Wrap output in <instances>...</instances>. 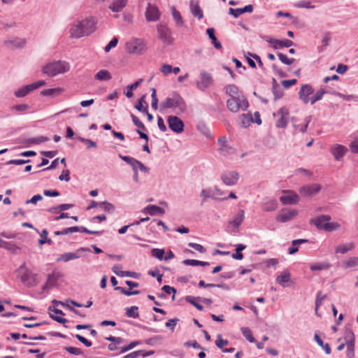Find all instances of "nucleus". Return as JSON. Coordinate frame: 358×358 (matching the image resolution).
I'll return each mask as SVG.
<instances>
[{
	"label": "nucleus",
	"instance_id": "79ce46f5",
	"mask_svg": "<svg viewBox=\"0 0 358 358\" xmlns=\"http://www.w3.org/2000/svg\"><path fill=\"white\" fill-rule=\"evenodd\" d=\"M328 93V91L321 88L316 92V93L310 98V102L313 105L315 102L321 100L324 94Z\"/></svg>",
	"mask_w": 358,
	"mask_h": 358
},
{
	"label": "nucleus",
	"instance_id": "4468645a",
	"mask_svg": "<svg viewBox=\"0 0 358 358\" xmlns=\"http://www.w3.org/2000/svg\"><path fill=\"white\" fill-rule=\"evenodd\" d=\"M62 277V274L60 272H57L55 271H53L48 275L47 282L43 286L42 289L45 291L55 287L57 285L58 280Z\"/></svg>",
	"mask_w": 358,
	"mask_h": 358
},
{
	"label": "nucleus",
	"instance_id": "6e6552de",
	"mask_svg": "<svg viewBox=\"0 0 358 358\" xmlns=\"http://www.w3.org/2000/svg\"><path fill=\"white\" fill-rule=\"evenodd\" d=\"M273 115H278L280 118L277 120L275 126L277 128H285L287 126L289 118V110L285 107L280 108L277 113H274Z\"/></svg>",
	"mask_w": 358,
	"mask_h": 358
},
{
	"label": "nucleus",
	"instance_id": "4d7b16f0",
	"mask_svg": "<svg viewBox=\"0 0 358 358\" xmlns=\"http://www.w3.org/2000/svg\"><path fill=\"white\" fill-rule=\"evenodd\" d=\"M277 56L278 57L279 59L281 61L282 63L287 64V65H291L294 63V59L293 58H288L287 55L278 52Z\"/></svg>",
	"mask_w": 358,
	"mask_h": 358
},
{
	"label": "nucleus",
	"instance_id": "bf43d9fd",
	"mask_svg": "<svg viewBox=\"0 0 358 358\" xmlns=\"http://www.w3.org/2000/svg\"><path fill=\"white\" fill-rule=\"evenodd\" d=\"M278 207V203L275 201H271L265 203L264 210L266 212H271L275 210Z\"/></svg>",
	"mask_w": 358,
	"mask_h": 358
},
{
	"label": "nucleus",
	"instance_id": "412c9836",
	"mask_svg": "<svg viewBox=\"0 0 358 358\" xmlns=\"http://www.w3.org/2000/svg\"><path fill=\"white\" fill-rule=\"evenodd\" d=\"M36 274H34L28 268H25L24 273L21 276L22 282L28 287H32L36 285Z\"/></svg>",
	"mask_w": 358,
	"mask_h": 358
},
{
	"label": "nucleus",
	"instance_id": "473e14b6",
	"mask_svg": "<svg viewBox=\"0 0 358 358\" xmlns=\"http://www.w3.org/2000/svg\"><path fill=\"white\" fill-rule=\"evenodd\" d=\"M272 92L274 95L275 101L281 99L283 96L282 90L274 78L273 79Z\"/></svg>",
	"mask_w": 358,
	"mask_h": 358
},
{
	"label": "nucleus",
	"instance_id": "4be33fe9",
	"mask_svg": "<svg viewBox=\"0 0 358 358\" xmlns=\"http://www.w3.org/2000/svg\"><path fill=\"white\" fill-rule=\"evenodd\" d=\"M253 11V6L251 4L247 5L243 8H230L229 13L233 15L234 17H238L239 15L245 13H252Z\"/></svg>",
	"mask_w": 358,
	"mask_h": 358
},
{
	"label": "nucleus",
	"instance_id": "f03ea898",
	"mask_svg": "<svg viewBox=\"0 0 358 358\" xmlns=\"http://www.w3.org/2000/svg\"><path fill=\"white\" fill-rule=\"evenodd\" d=\"M161 110L173 108L177 115L183 113L187 106L183 98L177 92H173L171 96L166 97L160 104Z\"/></svg>",
	"mask_w": 358,
	"mask_h": 358
},
{
	"label": "nucleus",
	"instance_id": "b1692460",
	"mask_svg": "<svg viewBox=\"0 0 358 358\" xmlns=\"http://www.w3.org/2000/svg\"><path fill=\"white\" fill-rule=\"evenodd\" d=\"M245 218V212L243 210H239L232 220L229 221V225L238 229Z\"/></svg>",
	"mask_w": 358,
	"mask_h": 358
},
{
	"label": "nucleus",
	"instance_id": "69168bd1",
	"mask_svg": "<svg viewBox=\"0 0 358 358\" xmlns=\"http://www.w3.org/2000/svg\"><path fill=\"white\" fill-rule=\"evenodd\" d=\"M151 91H152V94H151V97H152L151 106H152V108L154 110H157V106H158V99H157V95H156V90L155 88H152Z\"/></svg>",
	"mask_w": 358,
	"mask_h": 358
},
{
	"label": "nucleus",
	"instance_id": "338daca9",
	"mask_svg": "<svg viewBox=\"0 0 358 358\" xmlns=\"http://www.w3.org/2000/svg\"><path fill=\"white\" fill-rule=\"evenodd\" d=\"M78 140L87 145V148H96V143L91 139L78 137Z\"/></svg>",
	"mask_w": 358,
	"mask_h": 358
},
{
	"label": "nucleus",
	"instance_id": "20e7f679",
	"mask_svg": "<svg viewBox=\"0 0 358 358\" xmlns=\"http://www.w3.org/2000/svg\"><path fill=\"white\" fill-rule=\"evenodd\" d=\"M125 49L129 54L143 55L147 50V43L143 38H132L126 43Z\"/></svg>",
	"mask_w": 358,
	"mask_h": 358
},
{
	"label": "nucleus",
	"instance_id": "e2e57ef3",
	"mask_svg": "<svg viewBox=\"0 0 358 358\" xmlns=\"http://www.w3.org/2000/svg\"><path fill=\"white\" fill-rule=\"evenodd\" d=\"M184 346L187 348L192 347L196 349H201L204 350L205 348L201 347L196 341L192 340V341H188L184 343Z\"/></svg>",
	"mask_w": 358,
	"mask_h": 358
},
{
	"label": "nucleus",
	"instance_id": "09e8293b",
	"mask_svg": "<svg viewBox=\"0 0 358 358\" xmlns=\"http://www.w3.org/2000/svg\"><path fill=\"white\" fill-rule=\"evenodd\" d=\"M185 300L187 302L194 306L197 310L200 311H202L203 310V306L196 302V300H197L196 297L192 296H187L185 297Z\"/></svg>",
	"mask_w": 358,
	"mask_h": 358
},
{
	"label": "nucleus",
	"instance_id": "dca6fc26",
	"mask_svg": "<svg viewBox=\"0 0 358 358\" xmlns=\"http://www.w3.org/2000/svg\"><path fill=\"white\" fill-rule=\"evenodd\" d=\"M200 76H201V80L200 83H197V87L200 90H204L213 83V78H212L210 73H209L205 71H202L200 73Z\"/></svg>",
	"mask_w": 358,
	"mask_h": 358
},
{
	"label": "nucleus",
	"instance_id": "c85d7f7f",
	"mask_svg": "<svg viewBox=\"0 0 358 358\" xmlns=\"http://www.w3.org/2000/svg\"><path fill=\"white\" fill-rule=\"evenodd\" d=\"M206 34H208L209 38L212 41V44L214 45L215 48L220 50L222 48L221 43L217 40V38L215 35V29L213 28H208L206 29Z\"/></svg>",
	"mask_w": 358,
	"mask_h": 358
},
{
	"label": "nucleus",
	"instance_id": "864d4df0",
	"mask_svg": "<svg viewBox=\"0 0 358 358\" xmlns=\"http://www.w3.org/2000/svg\"><path fill=\"white\" fill-rule=\"evenodd\" d=\"M225 91L231 97L235 96L238 92V88L235 85H228L225 87Z\"/></svg>",
	"mask_w": 358,
	"mask_h": 358
},
{
	"label": "nucleus",
	"instance_id": "2eb2a0df",
	"mask_svg": "<svg viewBox=\"0 0 358 358\" xmlns=\"http://www.w3.org/2000/svg\"><path fill=\"white\" fill-rule=\"evenodd\" d=\"M298 214L296 210H282L277 216L276 220L280 222H287L294 218Z\"/></svg>",
	"mask_w": 358,
	"mask_h": 358
},
{
	"label": "nucleus",
	"instance_id": "774afa93",
	"mask_svg": "<svg viewBox=\"0 0 358 358\" xmlns=\"http://www.w3.org/2000/svg\"><path fill=\"white\" fill-rule=\"evenodd\" d=\"M117 43H118V38L117 37L113 38V39L104 48L105 52H108L112 48H114L117 45Z\"/></svg>",
	"mask_w": 358,
	"mask_h": 358
},
{
	"label": "nucleus",
	"instance_id": "680f3d73",
	"mask_svg": "<svg viewBox=\"0 0 358 358\" xmlns=\"http://www.w3.org/2000/svg\"><path fill=\"white\" fill-rule=\"evenodd\" d=\"M131 117L132 119L133 123L138 128V129H141L143 130H146V127H145L144 124L138 119V117L131 113Z\"/></svg>",
	"mask_w": 358,
	"mask_h": 358
},
{
	"label": "nucleus",
	"instance_id": "c756f323",
	"mask_svg": "<svg viewBox=\"0 0 358 358\" xmlns=\"http://www.w3.org/2000/svg\"><path fill=\"white\" fill-rule=\"evenodd\" d=\"M34 90L32 84L27 85L15 91V95L18 98L24 97Z\"/></svg>",
	"mask_w": 358,
	"mask_h": 358
},
{
	"label": "nucleus",
	"instance_id": "1a4fd4ad",
	"mask_svg": "<svg viewBox=\"0 0 358 358\" xmlns=\"http://www.w3.org/2000/svg\"><path fill=\"white\" fill-rule=\"evenodd\" d=\"M262 38L266 42L271 43L273 48L275 50L282 47L289 48L294 45L293 41L289 39L278 40L268 36H262Z\"/></svg>",
	"mask_w": 358,
	"mask_h": 358
},
{
	"label": "nucleus",
	"instance_id": "4c0bfd02",
	"mask_svg": "<svg viewBox=\"0 0 358 358\" xmlns=\"http://www.w3.org/2000/svg\"><path fill=\"white\" fill-rule=\"evenodd\" d=\"M49 138L46 136H38L35 138H30L24 139L22 143H27V144H40L41 143L48 141Z\"/></svg>",
	"mask_w": 358,
	"mask_h": 358
},
{
	"label": "nucleus",
	"instance_id": "bb28decb",
	"mask_svg": "<svg viewBox=\"0 0 358 358\" xmlns=\"http://www.w3.org/2000/svg\"><path fill=\"white\" fill-rule=\"evenodd\" d=\"M0 248H4L13 254H16L18 250H20V248L12 242H8L3 240L0 241Z\"/></svg>",
	"mask_w": 358,
	"mask_h": 358
},
{
	"label": "nucleus",
	"instance_id": "3c124183",
	"mask_svg": "<svg viewBox=\"0 0 358 358\" xmlns=\"http://www.w3.org/2000/svg\"><path fill=\"white\" fill-rule=\"evenodd\" d=\"M200 196L203 199V201L207 198H212L213 199L217 200L218 198L215 196L214 193H212L210 189H203L201 191Z\"/></svg>",
	"mask_w": 358,
	"mask_h": 358
},
{
	"label": "nucleus",
	"instance_id": "ea45409f",
	"mask_svg": "<svg viewBox=\"0 0 358 358\" xmlns=\"http://www.w3.org/2000/svg\"><path fill=\"white\" fill-rule=\"evenodd\" d=\"M344 268H352L358 266V257H350L347 260L344 261L342 264Z\"/></svg>",
	"mask_w": 358,
	"mask_h": 358
},
{
	"label": "nucleus",
	"instance_id": "a18cd8bd",
	"mask_svg": "<svg viewBox=\"0 0 358 358\" xmlns=\"http://www.w3.org/2000/svg\"><path fill=\"white\" fill-rule=\"evenodd\" d=\"M241 331L244 337L250 343L256 342L255 338L252 335V331L248 327H242Z\"/></svg>",
	"mask_w": 358,
	"mask_h": 358
},
{
	"label": "nucleus",
	"instance_id": "a19ab883",
	"mask_svg": "<svg viewBox=\"0 0 358 358\" xmlns=\"http://www.w3.org/2000/svg\"><path fill=\"white\" fill-rule=\"evenodd\" d=\"M182 263L186 266H209V264H210L207 262H202V261L196 260V259H185L182 262Z\"/></svg>",
	"mask_w": 358,
	"mask_h": 358
},
{
	"label": "nucleus",
	"instance_id": "72a5a7b5",
	"mask_svg": "<svg viewBox=\"0 0 358 358\" xmlns=\"http://www.w3.org/2000/svg\"><path fill=\"white\" fill-rule=\"evenodd\" d=\"M355 248V244L353 243H345L343 245H339L336 248L335 252L345 254L350 250H352Z\"/></svg>",
	"mask_w": 358,
	"mask_h": 358
},
{
	"label": "nucleus",
	"instance_id": "aec40b11",
	"mask_svg": "<svg viewBox=\"0 0 358 358\" xmlns=\"http://www.w3.org/2000/svg\"><path fill=\"white\" fill-rule=\"evenodd\" d=\"M90 248H80L78 249L76 252H66L60 255L59 258L57 259V262L64 261V262H67L70 260L78 259L80 257V255L78 254L80 251H90Z\"/></svg>",
	"mask_w": 358,
	"mask_h": 358
},
{
	"label": "nucleus",
	"instance_id": "7c9ffc66",
	"mask_svg": "<svg viewBox=\"0 0 358 358\" xmlns=\"http://www.w3.org/2000/svg\"><path fill=\"white\" fill-rule=\"evenodd\" d=\"M331 266V264L328 262H318L312 264L310 266V269L312 271L327 270Z\"/></svg>",
	"mask_w": 358,
	"mask_h": 358
},
{
	"label": "nucleus",
	"instance_id": "a211bd4d",
	"mask_svg": "<svg viewBox=\"0 0 358 358\" xmlns=\"http://www.w3.org/2000/svg\"><path fill=\"white\" fill-rule=\"evenodd\" d=\"M331 216L328 215H321L320 216L312 218L310 224H313L317 229H324L325 222L331 220Z\"/></svg>",
	"mask_w": 358,
	"mask_h": 358
},
{
	"label": "nucleus",
	"instance_id": "0e129e2a",
	"mask_svg": "<svg viewBox=\"0 0 358 358\" xmlns=\"http://www.w3.org/2000/svg\"><path fill=\"white\" fill-rule=\"evenodd\" d=\"M295 6L297 8H313L315 6L311 5L310 1L302 0L296 3Z\"/></svg>",
	"mask_w": 358,
	"mask_h": 358
},
{
	"label": "nucleus",
	"instance_id": "6ab92c4d",
	"mask_svg": "<svg viewBox=\"0 0 358 358\" xmlns=\"http://www.w3.org/2000/svg\"><path fill=\"white\" fill-rule=\"evenodd\" d=\"M280 201L284 205L296 204L299 201V197L295 192H288L287 194L280 197Z\"/></svg>",
	"mask_w": 358,
	"mask_h": 358
},
{
	"label": "nucleus",
	"instance_id": "7ed1b4c3",
	"mask_svg": "<svg viewBox=\"0 0 358 358\" xmlns=\"http://www.w3.org/2000/svg\"><path fill=\"white\" fill-rule=\"evenodd\" d=\"M70 65L65 61H55L48 64L43 68V73L48 76L53 77L59 73H64L69 71Z\"/></svg>",
	"mask_w": 358,
	"mask_h": 358
},
{
	"label": "nucleus",
	"instance_id": "39448f33",
	"mask_svg": "<svg viewBox=\"0 0 358 358\" xmlns=\"http://www.w3.org/2000/svg\"><path fill=\"white\" fill-rule=\"evenodd\" d=\"M248 106V101L244 96H232L227 101V107L232 113H237L240 109L246 110Z\"/></svg>",
	"mask_w": 358,
	"mask_h": 358
},
{
	"label": "nucleus",
	"instance_id": "5fc2aeb1",
	"mask_svg": "<svg viewBox=\"0 0 358 358\" xmlns=\"http://www.w3.org/2000/svg\"><path fill=\"white\" fill-rule=\"evenodd\" d=\"M340 227L341 225L337 222H329V221H327L324 230L326 231H333L338 229Z\"/></svg>",
	"mask_w": 358,
	"mask_h": 358
},
{
	"label": "nucleus",
	"instance_id": "a878e982",
	"mask_svg": "<svg viewBox=\"0 0 358 358\" xmlns=\"http://www.w3.org/2000/svg\"><path fill=\"white\" fill-rule=\"evenodd\" d=\"M144 211L152 216L156 215H163L165 213L164 208L155 205H149L146 206L144 208Z\"/></svg>",
	"mask_w": 358,
	"mask_h": 358
},
{
	"label": "nucleus",
	"instance_id": "cd10ccee",
	"mask_svg": "<svg viewBox=\"0 0 358 358\" xmlns=\"http://www.w3.org/2000/svg\"><path fill=\"white\" fill-rule=\"evenodd\" d=\"M127 2V0H114L108 8L113 12H120L125 7Z\"/></svg>",
	"mask_w": 358,
	"mask_h": 358
},
{
	"label": "nucleus",
	"instance_id": "13d9d810",
	"mask_svg": "<svg viewBox=\"0 0 358 358\" xmlns=\"http://www.w3.org/2000/svg\"><path fill=\"white\" fill-rule=\"evenodd\" d=\"M64 349L68 352L69 354L73 355H83V352L81 349L72 347V346H66L64 347Z\"/></svg>",
	"mask_w": 358,
	"mask_h": 358
},
{
	"label": "nucleus",
	"instance_id": "0eeeda50",
	"mask_svg": "<svg viewBox=\"0 0 358 358\" xmlns=\"http://www.w3.org/2000/svg\"><path fill=\"white\" fill-rule=\"evenodd\" d=\"M167 124L171 131L180 134L184 131V122L177 116L169 115L167 117Z\"/></svg>",
	"mask_w": 358,
	"mask_h": 358
},
{
	"label": "nucleus",
	"instance_id": "ddd939ff",
	"mask_svg": "<svg viewBox=\"0 0 358 358\" xmlns=\"http://www.w3.org/2000/svg\"><path fill=\"white\" fill-rule=\"evenodd\" d=\"M313 92L314 89L312 85L308 84L303 85L299 92V97L305 104H307L310 100L309 96L313 94Z\"/></svg>",
	"mask_w": 358,
	"mask_h": 358
},
{
	"label": "nucleus",
	"instance_id": "423d86ee",
	"mask_svg": "<svg viewBox=\"0 0 358 358\" xmlns=\"http://www.w3.org/2000/svg\"><path fill=\"white\" fill-rule=\"evenodd\" d=\"M158 38L166 45H171L173 43L171 30L166 24H159L157 26Z\"/></svg>",
	"mask_w": 358,
	"mask_h": 358
},
{
	"label": "nucleus",
	"instance_id": "9b49d317",
	"mask_svg": "<svg viewBox=\"0 0 358 358\" xmlns=\"http://www.w3.org/2000/svg\"><path fill=\"white\" fill-rule=\"evenodd\" d=\"M321 189V185L317 183L304 185L299 189L301 196L305 197L312 196L317 194Z\"/></svg>",
	"mask_w": 358,
	"mask_h": 358
},
{
	"label": "nucleus",
	"instance_id": "2f4dec72",
	"mask_svg": "<svg viewBox=\"0 0 358 358\" xmlns=\"http://www.w3.org/2000/svg\"><path fill=\"white\" fill-rule=\"evenodd\" d=\"M307 242H308V240H307V239H296V240L292 241V246L288 249L289 254H290V255L295 254L299 250V245L302 243H307Z\"/></svg>",
	"mask_w": 358,
	"mask_h": 358
},
{
	"label": "nucleus",
	"instance_id": "603ef678",
	"mask_svg": "<svg viewBox=\"0 0 358 358\" xmlns=\"http://www.w3.org/2000/svg\"><path fill=\"white\" fill-rule=\"evenodd\" d=\"M172 16L176 21L177 26L181 27L183 24V20L180 13L174 8H172Z\"/></svg>",
	"mask_w": 358,
	"mask_h": 358
},
{
	"label": "nucleus",
	"instance_id": "9d476101",
	"mask_svg": "<svg viewBox=\"0 0 358 358\" xmlns=\"http://www.w3.org/2000/svg\"><path fill=\"white\" fill-rule=\"evenodd\" d=\"M239 178V174L238 172L232 171L224 172L221 175V180L224 184L227 186L235 185Z\"/></svg>",
	"mask_w": 358,
	"mask_h": 358
},
{
	"label": "nucleus",
	"instance_id": "f3484780",
	"mask_svg": "<svg viewBox=\"0 0 358 358\" xmlns=\"http://www.w3.org/2000/svg\"><path fill=\"white\" fill-rule=\"evenodd\" d=\"M330 151L331 153L333 155L335 160L339 161L343 157V156L348 151V149L344 145L334 144L331 146Z\"/></svg>",
	"mask_w": 358,
	"mask_h": 358
},
{
	"label": "nucleus",
	"instance_id": "58836bf2",
	"mask_svg": "<svg viewBox=\"0 0 358 358\" xmlns=\"http://www.w3.org/2000/svg\"><path fill=\"white\" fill-rule=\"evenodd\" d=\"M190 8L191 12L194 16L197 17L199 20L203 18V12L201 10L198 3L194 4V2L192 1L190 3Z\"/></svg>",
	"mask_w": 358,
	"mask_h": 358
},
{
	"label": "nucleus",
	"instance_id": "6e6d98bb",
	"mask_svg": "<svg viewBox=\"0 0 358 358\" xmlns=\"http://www.w3.org/2000/svg\"><path fill=\"white\" fill-rule=\"evenodd\" d=\"M48 231L47 229H43L41 233H40L41 236H45V239L41 238L38 240V244L39 245H43L45 243H48L49 245H51L52 243V241L50 238H48Z\"/></svg>",
	"mask_w": 358,
	"mask_h": 358
},
{
	"label": "nucleus",
	"instance_id": "8fccbe9b",
	"mask_svg": "<svg viewBox=\"0 0 358 358\" xmlns=\"http://www.w3.org/2000/svg\"><path fill=\"white\" fill-rule=\"evenodd\" d=\"M99 206L108 213H113L115 211L114 205L108 201L99 202Z\"/></svg>",
	"mask_w": 358,
	"mask_h": 358
},
{
	"label": "nucleus",
	"instance_id": "37998d69",
	"mask_svg": "<svg viewBox=\"0 0 358 358\" xmlns=\"http://www.w3.org/2000/svg\"><path fill=\"white\" fill-rule=\"evenodd\" d=\"M314 339L316 341V343L324 350L326 354L329 355L331 353V350L329 345L328 343L324 344L322 340L318 336V334H315Z\"/></svg>",
	"mask_w": 358,
	"mask_h": 358
},
{
	"label": "nucleus",
	"instance_id": "f704fd0d",
	"mask_svg": "<svg viewBox=\"0 0 358 358\" xmlns=\"http://www.w3.org/2000/svg\"><path fill=\"white\" fill-rule=\"evenodd\" d=\"M240 125L243 128H247L248 126H250L251 122H254L251 114H242L240 116Z\"/></svg>",
	"mask_w": 358,
	"mask_h": 358
},
{
	"label": "nucleus",
	"instance_id": "f257e3e1",
	"mask_svg": "<svg viewBox=\"0 0 358 358\" xmlns=\"http://www.w3.org/2000/svg\"><path fill=\"white\" fill-rule=\"evenodd\" d=\"M96 30V22L93 17L86 18L74 24L71 28L72 38H81L89 36Z\"/></svg>",
	"mask_w": 358,
	"mask_h": 358
},
{
	"label": "nucleus",
	"instance_id": "de8ad7c7",
	"mask_svg": "<svg viewBox=\"0 0 358 358\" xmlns=\"http://www.w3.org/2000/svg\"><path fill=\"white\" fill-rule=\"evenodd\" d=\"M141 81H142V80L140 79L139 80L135 82L134 83H133L130 85H128L127 87V92H124L125 96L128 98L132 97L134 95L132 91H134V90H136L138 87V86L139 85V84L141 83Z\"/></svg>",
	"mask_w": 358,
	"mask_h": 358
},
{
	"label": "nucleus",
	"instance_id": "052dcab7",
	"mask_svg": "<svg viewBox=\"0 0 358 358\" xmlns=\"http://www.w3.org/2000/svg\"><path fill=\"white\" fill-rule=\"evenodd\" d=\"M164 249L154 248L151 251L152 256L160 260L164 258Z\"/></svg>",
	"mask_w": 358,
	"mask_h": 358
},
{
	"label": "nucleus",
	"instance_id": "5701e85b",
	"mask_svg": "<svg viewBox=\"0 0 358 358\" xmlns=\"http://www.w3.org/2000/svg\"><path fill=\"white\" fill-rule=\"evenodd\" d=\"M291 280V274L288 270H284L276 278V282L282 286L285 287V283Z\"/></svg>",
	"mask_w": 358,
	"mask_h": 358
},
{
	"label": "nucleus",
	"instance_id": "f8f14e48",
	"mask_svg": "<svg viewBox=\"0 0 358 358\" xmlns=\"http://www.w3.org/2000/svg\"><path fill=\"white\" fill-rule=\"evenodd\" d=\"M145 15L147 21L155 22L159 20L160 13L157 6L148 3Z\"/></svg>",
	"mask_w": 358,
	"mask_h": 358
},
{
	"label": "nucleus",
	"instance_id": "c03bdc74",
	"mask_svg": "<svg viewBox=\"0 0 358 358\" xmlns=\"http://www.w3.org/2000/svg\"><path fill=\"white\" fill-rule=\"evenodd\" d=\"M120 157L132 167L133 171L134 169H137L138 160L129 156L120 155Z\"/></svg>",
	"mask_w": 358,
	"mask_h": 358
},
{
	"label": "nucleus",
	"instance_id": "e433bc0d",
	"mask_svg": "<svg viewBox=\"0 0 358 358\" xmlns=\"http://www.w3.org/2000/svg\"><path fill=\"white\" fill-rule=\"evenodd\" d=\"M344 340L346 345L355 344V334L351 329H345L344 332Z\"/></svg>",
	"mask_w": 358,
	"mask_h": 358
},
{
	"label": "nucleus",
	"instance_id": "c9c22d12",
	"mask_svg": "<svg viewBox=\"0 0 358 358\" xmlns=\"http://www.w3.org/2000/svg\"><path fill=\"white\" fill-rule=\"evenodd\" d=\"M94 78L101 81L109 80L111 79V75L108 71L102 69L96 73Z\"/></svg>",
	"mask_w": 358,
	"mask_h": 358
},
{
	"label": "nucleus",
	"instance_id": "393cba45",
	"mask_svg": "<svg viewBox=\"0 0 358 358\" xmlns=\"http://www.w3.org/2000/svg\"><path fill=\"white\" fill-rule=\"evenodd\" d=\"M69 230L71 231V233L80 231L82 233H86L88 234H94V235H102L103 234V231H91L85 227H77V226L71 227H69Z\"/></svg>",
	"mask_w": 358,
	"mask_h": 358
},
{
	"label": "nucleus",
	"instance_id": "49530a36",
	"mask_svg": "<svg viewBox=\"0 0 358 358\" xmlns=\"http://www.w3.org/2000/svg\"><path fill=\"white\" fill-rule=\"evenodd\" d=\"M138 308L136 306H133L130 308H126V315L129 317L137 318L139 317L138 312Z\"/></svg>",
	"mask_w": 358,
	"mask_h": 358
}]
</instances>
